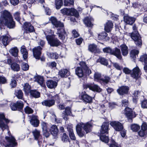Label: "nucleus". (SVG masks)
<instances>
[{"mask_svg":"<svg viewBox=\"0 0 147 147\" xmlns=\"http://www.w3.org/2000/svg\"><path fill=\"white\" fill-rule=\"evenodd\" d=\"M20 51L24 59H26L28 57V52L26 49V47L24 45L21 47Z\"/></svg>","mask_w":147,"mask_h":147,"instance_id":"nucleus-26","label":"nucleus"},{"mask_svg":"<svg viewBox=\"0 0 147 147\" xmlns=\"http://www.w3.org/2000/svg\"><path fill=\"white\" fill-rule=\"evenodd\" d=\"M31 124L34 127H37L39 124V122L37 117L36 116L32 115L30 121Z\"/></svg>","mask_w":147,"mask_h":147,"instance_id":"nucleus-18","label":"nucleus"},{"mask_svg":"<svg viewBox=\"0 0 147 147\" xmlns=\"http://www.w3.org/2000/svg\"><path fill=\"white\" fill-rule=\"evenodd\" d=\"M46 38L48 43L52 47H57L61 43L59 40L55 38L54 35H47L46 36Z\"/></svg>","mask_w":147,"mask_h":147,"instance_id":"nucleus-5","label":"nucleus"},{"mask_svg":"<svg viewBox=\"0 0 147 147\" xmlns=\"http://www.w3.org/2000/svg\"><path fill=\"white\" fill-rule=\"evenodd\" d=\"M9 52L15 57L18 55V50L16 47L11 48L9 51Z\"/></svg>","mask_w":147,"mask_h":147,"instance_id":"nucleus-41","label":"nucleus"},{"mask_svg":"<svg viewBox=\"0 0 147 147\" xmlns=\"http://www.w3.org/2000/svg\"><path fill=\"white\" fill-rule=\"evenodd\" d=\"M32 133L35 139L36 140H37L40 136V131L36 129L33 130Z\"/></svg>","mask_w":147,"mask_h":147,"instance_id":"nucleus-40","label":"nucleus"},{"mask_svg":"<svg viewBox=\"0 0 147 147\" xmlns=\"http://www.w3.org/2000/svg\"><path fill=\"white\" fill-rule=\"evenodd\" d=\"M141 129L145 131H147V125L146 123H142L141 126Z\"/></svg>","mask_w":147,"mask_h":147,"instance_id":"nucleus-64","label":"nucleus"},{"mask_svg":"<svg viewBox=\"0 0 147 147\" xmlns=\"http://www.w3.org/2000/svg\"><path fill=\"white\" fill-rule=\"evenodd\" d=\"M92 125L88 123L84 124L82 123L78 124L76 126V130L78 135L80 137H83L85 135V132L82 131V127L83 128L86 133L91 131Z\"/></svg>","mask_w":147,"mask_h":147,"instance_id":"nucleus-3","label":"nucleus"},{"mask_svg":"<svg viewBox=\"0 0 147 147\" xmlns=\"http://www.w3.org/2000/svg\"><path fill=\"white\" fill-rule=\"evenodd\" d=\"M131 128L133 131L136 132L140 129V126L138 124H134L131 125Z\"/></svg>","mask_w":147,"mask_h":147,"instance_id":"nucleus-46","label":"nucleus"},{"mask_svg":"<svg viewBox=\"0 0 147 147\" xmlns=\"http://www.w3.org/2000/svg\"><path fill=\"white\" fill-rule=\"evenodd\" d=\"M5 138L7 142V145L5 146V147H14L17 145V143L13 137H6Z\"/></svg>","mask_w":147,"mask_h":147,"instance_id":"nucleus-10","label":"nucleus"},{"mask_svg":"<svg viewBox=\"0 0 147 147\" xmlns=\"http://www.w3.org/2000/svg\"><path fill=\"white\" fill-rule=\"evenodd\" d=\"M120 47L121 50L122 55L124 56H126L128 53V47L125 44H122L120 45Z\"/></svg>","mask_w":147,"mask_h":147,"instance_id":"nucleus-28","label":"nucleus"},{"mask_svg":"<svg viewBox=\"0 0 147 147\" xmlns=\"http://www.w3.org/2000/svg\"><path fill=\"white\" fill-rule=\"evenodd\" d=\"M59 75L61 77H65L69 75V72L67 69H63L60 70L59 73Z\"/></svg>","mask_w":147,"mask_h":147,"instance_id":"nucleus-32","label":"nucleus"},{"mask_svg":"<svg viewBox=\"0 0 147 147\" xmlns=\"http://www.w3.org/2000/svg\"><path fill=\"white\" fill-rule=\"evenodd\" d=\"M5 25L9 28H13L15 26V23L11 15L6 10L2 12L0 17V28H3Z\"/></svg>","mask_w":147,"mask_h":147,"instance_id":"nucleus-1","label":"nucleus"},{"mask_svg":"<svg viewBox=\"0 0 147 147\" xmlns=\"http://www.w3.org/2000/svg\"><path fill=\"white\" fill-rule=\"evenodd\" d=\"M47 86L50 88H53L56 87L57 85V83L55 81L50 80L47 83Z\"/></svg>","mask_w":147,"mask_h":147,"instance_id":"nucleus-31","label":"nucleus"},{"mask_svg":"<svg viewBox=\"0 0 147 147\" xmlns=\"http://www.w3.org/2000/svg\"><path fill=\"white\" fill-rule=\"evenodd\" d=\"M142 107L144 108H147V100H145L142 102Z\"/></svg>","mask_w":147,"mask_h":147,"instance_id":"nucleus-61","label":"nucleus"},{"mask_svg":"<svg viewBox=\"0 0 147 147\" xmlns=\"http://www.w3.org/2000/svg\"><path fill=\"white\" fill-rule=\"evenodd\" d=\"M61 140L63 142H67L69 141V139L68 136L64 133L61 137Z\"/></svg>","mask_w":147,"mask_h":147,"instance_id":"nucleus-51","label":"nucleus"},{"mask_svg":"<svg viewBox=\"0 0 147 147\" xmlns=\"http://www.w3.org/2000/svg\"><path fill=\"white\" fill-rule=\"evenodd\" d=\"M100 140L103 142L107 143L109 140L108 137L105 135L101 136L100 137Z\"/></svg>","mask_w":147,"mask_h":147,"instance_id":"nucleus-50","label":"nucleus"},{"mask_svg":"<svg viewBox=\"0 0 147 147\" xmlns=\"http://www.w3.org/2000/svg\"><path fill=\"white\" fill-rule=\"evenodd\" d=\"M10 85L11 88H15L17 85V82L16 80L14 79L11 80Z\"/></svg>","mask_w":147,"mask_h":147,"instance_id":"nucleus-59","label":"nucleus"},{"mask_svg":"<svg viewBox=\"0 0 147 147\" xmlns=\"http://www.w3.org/2000/svg\"><path fill=\"white\" fill-rule=\"evenodd\" d=\"M110 124L117 131H120L123 128V124L118 121H113L110 122Z\"/></svg>","mask_w":147,"mask_h":147,"instance_id":"nucleus-8","label":"nucleus"},{"mask_svg":"<svg viewBox=\"0 0 147 147\" xmlns=\"http://www.w3.org/2000/svg\"><path fill=\"white\" fill-rule=\"evenodd\" d=\"M42 104L43 105L50 107L54 105L55 100H45L42 102Z\"/></svg>","mask_w":147,"mask_h":147,"instance_id":"nucleus-24","label":"nucleus"},{"mask_svg":"<svg viewBox=\"0 0 147 147\" xmlns=\"http://www.w3.org/2000/svg\"><path fill=\"white\" fill-rule=\"evenodd\" d=\"M140 92L138 91H135L133 94V102L134 103L137 102V98L140 95Z\"/></svg>","mask_w":147,"mask_h":147,"instance_id":"nucleus-43","label":"nucleus"},{"mask_svg":"<svg viewBox=\"0 0 147 147\" xmlns=\"http://www.w3.org/2000/svg\"><path fill=\"white\" fill-rule=\"evenodd\" d=\"M15 18L17 21H19L20 20V13L18 11L16 12L13 14Z\"/></svg>","mask_w":147,"mask_h":147,"instance_id":"nucleus-58","label":"nucleus"},{"mask_svg":"<svg viewBox=\"0 0 147 147\" xmlns=\"http://www.w3.org/2000/svg\"><path fill=\"white\" fill-rule=\"evenodd\" d=\"M107 34L105 32H103L99 34L98 36V38L99 40H103L105 39L107 40H109V38L107 36Z\"/></svg>","mask_w":147,"mask_h":147,"instance_id":"nucleus-37","label":"nucleus"},{"mask_svg":"<svg viewBox=\"0 0 147 147\" xmlns=\"http://www.w3.org/2000/svg\"><path fill=\"white\" fill-rule=\"evenodd\" d=\"M80 65L82 68H83L84 70L85 71V73L87 74H89L91 73V70L89 69L85 62H81L80 63Z\"/></svg>","mask_w":147,"mask_h":147,"instance_id":"nucleus-29","label":"nucleus"},{"mask_svg":"<svg viewBox=\"0 0 147 147\" xmlns=\"http://www.w3.org/2000/svg\"><path fill=\"white\" fill-rule=\"evenodd\" d=\"M93 21V19L90 17H86L84 20V24L87 26L89 27H91L92 26V22Z\"/></svg>","mask_w":147,"mask_h":147,"instance_id":"nucleus-21","label":"nucleus"},{"mask_svg":"<svg viewBox=\"0 0 147 147\" xmlns=\"http://www.w3.org/2000/svg\"><path fill=\"white\" fill-rule=\"evenodd\" d=\"M81 97L83 100L86 102L90 103L92 102V98L85 93L81 95Z\"/></svg>","mask_w":147,"mask_h":147,"instance_id":"nucleus-33","label":"nucleus"},{"mask_svg":"<svg viewBox=\"0 0 147 147\" xmlns=\"http://www.w3.org/2000/svg\"><path fill=\"white\" fill-rule=\"evenodd\" d=\"M22 69L24 71H27L29 69V66L26 63H23L21 66Z\"/></svg>","mask_w":147,"mask_h":147,"instance_id":"nucleus-55","label":"nucleus"},{"mask_svg":"<svg viewBox=\"0 0 147 147\" xmlns=\"http://www.w3.org/2000/svg\"><path fill=\"white\" fill-rule=\"evenodd\" d=\"M50 131L52 135L56 136L58 132L57 126L55 125H53L51 127Z\"/></svg>","mask_w":147,"mask_h":147,"instance_id":"nucleus-34","label":"nucleus"},{"mask_svg":"<svg viewBox=\"0 0 147 147\" xmlns=\"http://www.w3.org/2000/svg\"><path fill=\"white\" fill-rule=\"evenodd\" d=\"M109 125L107 123H104L101 127L100 132L102 134L108 133Z\"/></svg>","mask_w":147,"mask_h":147,"instance_id":"nucleus-23","label":"nucleus"},{"mask_svg":"<svg viewBox=\"0 0 147 147\" xmlns=\"http://www.w3.org/2000/svg\"><path fill=\"white\" fill-rule=\"evenodd\" d=\"M10 106L12 110L15 111L22 109L24 107V104L21 101H18L16 103H11Z\"/></svg>","mask_w":147,"mask_h":147,"instance_id":"nucleus-9","label":"nucleus"},{"mask_svg":"<svg viewBox=\"0 0 147 147\" xmlns=\"http://www.w3.org/2000/svg\"><path fill=\"white\" fill-rule=\"evenodd\" d=\"M147 131L142 130V129L138 132L139 135L141 137H144L147 134Z\"/></svg>","mask_w":147,"mask_h":147,"instance_id":"nucleus-60","label":"nucleus"},{"mask_svg":"<svg viewBox=\"0 0 147 147\" xmlns=\"http://www.w3.org/2000/svg\"><path fill=\"white\" fill-rule=\"evenodd\" d=\"M25 112L28 114L32 113L33 112V110L28 106L24 108Z\"/></svg>","mask_w":147,"mask_h":147,"instance_id":"nucleus-52","label":"nucleus"},{"mask_svg":"<svg viewBox=\"0 0 147 147\" xmlns=\"http://www.w3.org/2000/svg\"><path fill=\"white\" fill-rule=\"evenodd\" d=\"M14 94L18 99H23V94L21 90H18L15 91Z\"/></svg>","mask_w":147,"mask_h":147,"instance_id":"nucleus-38","label":"nucleus"},{"mask_svg":"<svg viewBox=\"0 0 147 147\" xmlns=\"http://www.w3.org/2000/svg\"><path fill=\"white\" fill-rule=\"evenodd\" d=\"M113 49L110 47H107L103 49L104 52L112 54Z\"/></svg>","mask_w":147,"mask_h":147,"instance_id":"nucleus-54","label":"nucleus"},{"mask_svg":"<svg viewBox=\"0 0 147 147\" xmlns=\"http://www.w3.org/2000/svg\"><path fill=\"white\" fill-rule=\"evenodd\" d=\"M30 94L31 95L35 98H38L40 96V93L36 90H31L30 91Z\"/></svg>","mask_w":147,"mask_h":147,"instance_id":"nucleus-45","label":"nucleus"},{"mask_svg":"<svg viewBox=\"0 0 147 147\" xmlns=\"http://www.w3.org/2000/svg\"><path fill=\"white\" fill-rule=\"evenodd\" d=\"M94 77L95 81L105 83H107L110 80V78L107 76L105 77L104 78H101L100 74L98 72H95Z\"/></svg>","mask_w":147,"mask_h":147,"instance_id":"nucleus-7","label":"nucleus"},{"mask_svg":"<svg viewBox=\"0 0 147 147\" xmlns=\"http://www.w3.org/2000/svg\"><path fill=\"white\" fill-rule=\"evenodd\" d=\"M42 48L40 46L36 47L32 49L34 57L36 59H39L41 54Z\"/></svg>","mask_w":147,"mask_h":147,"instance_id":"nucleus-12","label":"nucleus"},{"mask_svg":"<svg viewBox=\"0 0 147 147\" xmlns=\"http://www.w3.org/2000/svg\"><path fill=\"white\" fill-rule=\"evenodd\" d=\"M135 20L134 18L128 16H125L124 17V21L128 24L132 25L135 22Z\"/></svg>","mask_w":147,"mask_h":147,"instance_id":"nucleus-20","label":"nucleus"},{"mask_svg":"<svg viewBox=\"0 0 147 147\" xmlns=\"http://www.w3.org/2000/svg\"><path fill=\"white\" fill-rule=\"evenodd\" d=\"M105 30L107 32H109L112 30L113 24L111 21H108L105 24Z\"/></svg>","mask_w":147,"mask_h":147,"instance_id":"nucleus-19","label":"nucleus"},{"mask_svg":"<svg viewBox=\"0 0 147 147\" xmlns=\"http://www.w3.org/2000/svg\"><path fill=\"white\" fill-rule=\"evenodd\" d=\"M97 49V46L94 44H91L89 45L88 50L91 52H95Z\"/></svg>","mask_w":147,"mask_h":147,"instance_id":"nucleus-42","label":"nucleus"},{"mask_svg":"<svg viewBox=\"0 0 147 147\" xmlns=\"http://www.w3.org/2000/svg\"><path fill=\"white\" fill-rule=\"evenodd\" d=\"M140 70L138 67H136L133 69L131 74V76L133 78L137 79L140 77Z\"/></svg>","mask_w":147,"mask_h":147,"instance_id":"nucleus-15","label":"nucleus"},{"mask_svg":"<svg viewBox=\"0 0 147 147\" xmlns=\"http://www.w3.org/2000/svg\"><path fill=\"white\" fill-rule=\"evenodd\" d=\"M140 60L142 62L144 63V69L146 71H147V55H144L142 56L140 58Z\"/></svg>","mask_w":147,"mask_h":147,"instance_id":"nucleus-35","label":"nucleus"},{"mask_svg":"<svg viewBox=\"0 0 147 147\" xmlns=\"http://www.w3.org/2000/svg\"><path fill=\"white\" fill-rule=\"evenodd\" d=\"M68 128V131L69 132V136L71 139L75 140L76 139V137L74 133L73 129L71 128L69 129Z\"/></svg>","mask_w":147,"mask_h":147,"instance_id":"nucleus-44","label":"nucleus"},{"mask_svg":"<svg viewBox=\"0 0 147 147\" xmlns=\"http://www.w3.org/2000/svg\"><path fill=\"white\" fill-rule=\"evenodd\" d=\"M50 20L53 24L57 28V34H59V38L63 41L64 40L67 34L63 28V24L60 22L57 21L56 19L53 17H51Z\"/></svg>","mask_w":147,"mask_h":147,"instance_id":"nucleus-2","label":"nucleus"},{"mask_svg":"<svg viewBox=\"0 0 147 147\" xmlns=\"http://www.w3.org/2000/svg\"><path fill=\"white\" fill-rule=\"evenodd\" d=\"M77 67L76 69V74L79 77H82L84 75V72L83 70V68Z\"/></svg>","mask_w":147,"mask_h":147,"instance_id":"nucleus-27","label":"nucleus"},{"mask_svg":"<svg viewBox=\"0 0 147 147\" xmlns=\"http://www.w3.org/2000/svg\"><path fill=\"white\" fill-rule=\"evenodd\" d=\"M62 5L63 2L62 0H56L55 5L57 9H59Z\"/></svg>","mask_w":147,"mask_h":147,"instance_id":"nucleus-47","label":"nucleus"},{"mask_svg":"<svg viewBox=\"0 0 147 147\" xmlns=\"http://www.w3.org/2000/svg\"><path fill=\"white\" fill-rule=\"evenodd\" d=\"M111 55H114L119 59H121L122 58L120 50L117 48L113 50Z\"/></svg>","mask_w":147,"mask_h":147,"instance_id":"nucleus-22","label":"nucleus"},{"mask_svg":"<svg viewBox=\"0 0 147 147\" xmlns=\"http://www.w3.org/2000/svg\"><path fill=\"white\" fill-rule=\"evenodd\" d=\"M100 61L101 64L105 65H107L108 64L107 61L104 58H100Z\"/></svg>","mask_w":147,"mask_h":147,"instance_id":"nucleus-57","label":"nucleus"},{"mask_svg":"<svg viewBox=\"0 0 147 147\" xmlns=\"http://www.w3.org/2000/svg\"><path fill=\"white\" fill-rule=\"evenodd\" d=\"M30 86L28 84L26 83L24 84V89L26 92H29L30 89Z\"/></svg>","mask_w":147,"mask_h":147,"instance_id":"nucleus-53","label":"nucleus"},{"mask_svg":"<svg viewBox=\"0 0 147 147\" xmlns=\"http://www.w3.org/2000/svg\"><path fill=\"white\" fill-rule=\"evenodd\" d=\"M23 28L25 32L27 33L31 32L34 31V28L30 23L28 22H25L23 25Z\"/></svg>","mask_w":147,"mask_h":147,"instance_id":"nucleus-13","label":"nucleus"},{"mask_svg":"<svg viewBox=\"0 0 147 147\" xmlns=\"http://www.w3.org/2000/svg\"><path fill=\"white\" fill-rule=\"evenodd\" d=\"M61 11L63 15L73 16L76 17H78L79 16L78 12L74 8H64L61 9Z\"/></svg>","mask_w":147,"mask_h":147,"instance_id":"nucleus-6","label":"nucleus"},{"mask_svg":"<svg viewBox=\"0 0 147 147\" xmlns=\"http://www.w3.org/2000/svg\"><path fill=\"white\" fill-rule=\"evenodd\" d=\"M86 88H88L94 91L100 92L101 91V89L97 85L93 84H87L86 85Z\"/></svg>","mask_w":147,"mask_h":147,"instance_id":"nucleus-14","label":"nucleus"},{"mask_svg":"<svg viewBox=\"0 0 147 147\" xmlns=\"http://www.w3.org/2000/svg\"><path fill=\"white\" fill-rule=\"evenodd\" d=\"M134 32L131 34V38L134 40L135 44L137 45H141L142 41L141 37L137 31V28L135 25L133 27Z\"/></svg>","mask_w":147,"mask_h":147,"instance_id":"nucleus-4","label":"nucleus"},{"mask_svg":"<svg viewBox=\"0 0 147 147\" xmlns=\"http://www.w3.org/2000/svg\"><path fill=\"white\" fill-rule=\"evenodd\" d=\"M139 53V51L137 50H133L130 53L131 56L132 57H134L136 55H137Z\"/></svg>","mask_w":147,"mask_h":147,"instance_id":"nucleus-56","label":"nucleus"},{"mask_svg":"<svg viewBox=\"0 0 147 147\" xmlns=\"http://www.w3.org/2000/svg\"><path fill=\"white\" fill-rule=\"evenodd\" d=\"M63 117L65 120H67L68 115H72L71 113V109L70 108L67 107L65 109V111L63 113Z\"/></svg>","mask_w":147,"mask_h":147,"instance_id":"nucleus-25","label":"nucleus"},{"mask_svg":"<svg viewBox=\"0 0 147 147\" xmlns=\"http://www.w3.org/2000/svg\"><path fill=\"white\" fill-rule=\"evenodd\" d=\"M125 113L128 119H131L135 117L133 115V112L132 109L129 107H126L125 110Z\"/></svg>","mask_w":147,"mask_h":147,"instance_id":"nucleus-16","label":"nucleus"},{"mask_svg":"<svg viewBox=\"0 0 147 147\" xmlns=\"http://www.w3.org/2000/svg\"><path fill=\"white\" fill-rule=\"evenodd\" d=\"M2 43L5 47L9 43V37L7 36H3L1 37Z\"/></svg>","mask_w":147,"mask_h":147,"instance_id":"nucleus-39","label":"nucleus"},{"mask_svg":"<svg viewBox=\"0 0 147 147\" xmlns=\"http://www.w3.org/2000/svg\"><path fill=\"white\" fill-rule=\"evenodd\" d=\"M2 119H4L6 123L9 122V120L5 118V115L3 113L0 114V127L2 129L7 128L8 126L4 124Z\"/></svg>","mask_w":147,"mask_h":147,"instance_id":"nucleus-11","label":"nucleus"},{"mask_svg":"<svg viewBox=\"0 0 147 147\" xmlns=\"http://www.w3.org/2000/svg\"><path fill=\"white\" fill-rule=\"evenodd\" d=\"M110 147H119L117 144L113 140H111V143L110 145Z\"/></svg>","mask_w":147,"mask_h":147,"instance_id":"nucleus-62","label":"nucleus"},{"mask_svg":"<svg viewBox=\"0 0 147 147\" xmlns=\"http://www.w3.org/2000/svg\"><path fill=\"white\" fill-rule=\"evenodd\" d=\"M35 81L37 82L41 86L44 87L45 86L43 78L42 77L37 76L35 77Z\"/></svg>","mask_w":147,"mask_h":147,"instance_id":"nucleus-30","label":"nucleus"},{"mask_svg":"<svg viewBox=\"0 0 147 147\" xmlns=\"http://www.w3.org/2000/svg\"><path fill=\"white\" fill-rule=\"evenodd\" d=\"M47 55L51 58L55 59H57L59 57L58 54L56 53H48Z\"/></svg>","mask_w":147,"mask_h":147,"instance_id":"nucleus-48","label":"nucleus"},{"mask_svg":"<svg viewBox=\"0 0 147 147\" xmlns=\"http://www.w3.org/2000/svg\"><path fill=\"white\" fill-rule=\"evenodd\" d=\"M74 0H65L64 5L65 6H69L71 5H73L74 4Z\"/></svg>","mask_w":147,"mask_h":147,"instance_id":"nucleus-49","label":"nucleus"},{"mask_svg":"<svg viewBox=\"0 0 147 147\" xmlns=\"http://www.w3.org/2000/svg\"><path fill=\"white\" fill-rule=\"evenodd\" d=\"M72 36L74 38H76L79 36V34L75 30L72 31Z\"/></svg>","mask_w":147,"mask_h":147,"instance_id":"nucleus-63","label":"nucleus"},{"mask_svg":"<svg viewBox=\"0 0 147 147\" xmlns=\"http://www.w3.org/2000/svg\"><path fill=\"white\" fill-rule=\"evenodd\" d=\"M11 68L13 71H19L20 69L19 65L16 63H13L11 64Z\"/></svg>","mask_w":147,"mask_h":147,"instance_id":"nucleus-36","label":"nucleus"},{"mask_svg":"<svg viewBox=\"0 0 147 147\" xmlns=\"http://www.w3.org/2000/svg\"><path fill=\"white\" fill-rule=\"evenodd\" d=\"M129 90L128 86H122L119 87L117 90L118 93L120 95H122L127 93Z\"/></svg>","mask_w":147,"mask_h":147,"instance_id":"nucleus-17","label":"nucleus"}]
</instances>
